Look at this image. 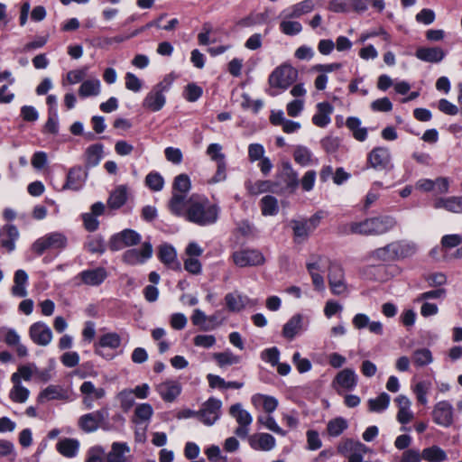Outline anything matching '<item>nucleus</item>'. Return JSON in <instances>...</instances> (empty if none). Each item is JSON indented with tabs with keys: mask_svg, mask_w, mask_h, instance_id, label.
<instances>
[{
	"mask_svg": "<svg viewBox=\"0 0 462 462\" xmlns=\"http://www.w3.org/2000/svg\"><path fill=\"white\" fill-rule=\"evenodd\" d=\"M199 44L208 46L207 51L212 56H218L231 48V44L223 41L217 31H204L198 35Z\"/></svg>",
	"mask_w": 462,
	"mask_h": 462,
	"instance_id": "423d86ee",
	"label": "nucleus"
},
{
	"mask_svg": "<svg viewBox=\"0 0 462 462\" xmlns=\"http://www.w3.org/2000/svg\"><path fill=\"white\" fill-rule=\"evenodd\" d=\"M207 154L217 164L226 162V155L222 152V146L219 143H211L207 148Z\"/></svg>",
	"mask_w": 462,
	"mask_h": 462,
	"instance_id": "0e129e2a",
	"label": "nucleus"
},
{
	"mask_svg": "<svg viewBox=\"0 0 462 462\" xmlns=\"http://www.w3.org/2000/svg\"><path fill=\"white\" fill-rule=\"evenodd\" d=\"M367 403L371 412H382L388 408L390 396L386 393H382L376 398L369 399Z\"/></svg>",
	"mask_w": 462,
	"mask_h": 462,
	"instance_id": "864d4df0",
	"label": "nucleus"
},
{
	"mask_svg": "<svg viewBox=\"0 0 462 462\" xmlns=\"http://www.w3.org/2000/svg\"><path fill=\"white\" fill-rule=\"evenodd\" d=\"M393 245L397 261L413 256L418 250L417 245L410 240H396Z\"/></svg>",
	"mask_w": 462,
	"mask_h": 462,
	"instance_id": "c85d7f7f",
	"label": "nucleus"
},
{
	"mask_svg": "<svg viewBox=\"0 0 462 462\" xmlns=\"http://www.w3.org/2000/svg\"><path fill=\"white\" fill-rule=\"evenodd\" d=\"M302 316H292L283 326L282 335L288 339H292L302 328Z\"/></svg>",
	"mask_w": 462,
	"mask_h": 462,
	"instance_id": "c9c22d12",
	"label": "nucleus"
},
{
	"mask_svg": "<svg viewBox=\"0 0 462 462\" xmlns=\"http://www.w3.org/2000/svg\"><path fill=\"white\" fill-rule=\"evenodd\" d=\"M356 384L357 375L355 371L350 368H346L340 371L332 382V385L337 393H340L341 389L352 391L356 388Z\"/></svg>",
	"mask_w": 462,
	"mask_h": 462,
	"instance_id": "aec40b11",
	"label": "nucleus"
},
{
	"mask_svg": "<svg viewBox=\"0 0 462 462\" xmlns=\"http://www.w3.org/2000/svg\"><path fill=\"white\" fill-rule=\"evenodd\" d=\"M346 125L352 132L353 136L359 142H364L367 138V129L361 127V121L357 117H348Z\"/></svg>",
	"mask_w": 462,
	"mask_h": 462,
	"instance_id": "37998d69",
	"label": "nucleus"
},
{
	"mask_svg": "<svg viewBox=\"0 0 462 462\" xmlns=\"http://www.w3.org/2000/svg\"><path fill=\"white\" fill-rule=\"evenodd\" d=\"M169 89V84L164 81L156 84L146 95L143 101V106L152 111H160L166 102L164 92Z\"/></svg>",
	"mask_w": 462,
	"mask_h": 462,
	"instance_id": "9b49d317",
	"label": "nucleus"
},
{
	"mask_svg": "<svg viewBox=\"0 0 462 462\" xmlns=\"http://www.w3.org/2000/svg\"><path fill=\"white\" fill-rule=\"evenodd\" d=\"M431 352L427 348L418 349L413 353L412 361L417 366H424L432 362Z\"/></svg>",
	"mask_w": 462,
	"mask_h": 462,
	"instance_id": "680f3d73",
	"label": "nucleus"
},
{
	"mask_svg": "<svg viewBox=\"0 0 462 462\" xmlns=\"http://www.w3.org/2000/svg\"><path fill=\"white\" fill-rule=\"evenodd\" d=\"M79 390L84 395L82 402L88 409L93 408L94 401L102 399L106 394L103 388H97L90 381L84 382Z\"/></svg>",
	"mask_w": 462,
	"mask_h": 462,
	"instance_id": "4be33fe9",
	"label": "nucleus"
},
{
	"mask_svg": "<svg viewBox=\"0 0 462 462\" xmlns=\"http://www.w3.org/2000/svg\"><path fill=\"white\" fill-rule=\"evenodd\" d=\"M252 403L254 406L263 404V410L268 413L274 411L278 406V401L274 397L261 393L253 395Z\"/></svg>",
	"mask_w": 462,
	"mask_h": 462,
	"instance_id": "8fccbe9b",
	"label": "nucleus"
},
{
	"mask_svg": "<svg viewBox=\"0 0 462 462\" xmlns=\"http://www.w3.org/2000/svg\"><path fill=\"white\" fill-rule=\"evenodd\" d=\"M233 262L238 267L257 266L264 263L263 254L256 249H241L232 254Z\"/></svg>",
	"mask_w": 462,
	"mask_h": 462,
	"instance_id": "4468645a",
	"label": "nucleus"
},
{
	"mask_svg": "<svg viewBox=\"0 0 462 462\" xmlns=\"http://www.w3.org/2000/svg\"><path fill=\"white\" fill-rule=\"evenodd\" d=\"M312 153L305 146L299 145L294 149V161L301 166H307L311 162Z\"/></svg>",
	"mask_w": 462,
	"mask_h": 462,
	"instance_id": "bf43d9fd",
	"label": "nucleus"
},
{
	"mask_svg": "<svg viewBox=\"0 0 462 462\" xmlns=\"http://www.w3.org/2000/svg\"><path fill=\"white\" fill-rule=\"evenodd\" d=\"M145 184L154 191H160L164 186V180L158 172H150L145 178Z\"/></svg>",
	"mask_w": 462,
	"mask_h": 462,
	"instance_id": "338daca9",
	"label": "nucleus"
},
{
	"mask_svg": "<svg viewBox=\"0 0 462 462\" xmlns=\"http://www.w3.org/2000/svg\"><path fill=\"white\" fill-rule=\"evenodd\" d=\"M141 235L134 229L126 228L114 235L108 243L111 251H119L124 247H130L140 244Z\"/></svg>",
	"mask_w": 462,
	"mask_h": 462,
	"instance_id": "9d476101",
	"label": "nucleus"
},
{
	"mask_svg": "<svg viewBox=\"0 0 462 462\" xmlns=\"http://www.w3.org/2000/svg\"><path fill=\"white\" fill-rule=\"evenodd\" d=\"M222 402L216 398H209L203 405L202 408L196 412V416L205 425H213L220 417Z\"/></svg>",
	"mask_w": 462,
	"mask_h": 462,
	"instance_id": "ddd939ff",
	"label": "nucleus"
},
{
	"mask_svg": "<svg viewBox=\"0 0 462 462\" xmlns=\"http://www.w3.org/2000/svg\"><path fill=\"white\" fill-rule=\"evenodd\" d=\"M281 176L288 188L295 189L299 185L298 174L289 162H282Z\"/></svg>",
	"mask_w": 462,
	"mask_h": 462,
	"instance_id": "09e8293b",
	"label": "nucleus"
},
{
	"mask_svg": "<svg viewBox=\"0 0 462 462\" xmlns=\"http://www.w3.org/2000/svg\"><path fill=\"white\" fill-rule=\"evenodd\" d=\"M67 395L64 390L59 385H49L44 390H42L38 397V402H44L47 401L52 400H63L66 399Z\"/></svg>",
	"mask_w": 462,
	"mask_h": 462,
	"instance_id": "f704fd0d",
	"label": "nucleus"
},
{
	"mask_svg": "<svg viewBox=\"0 0 462 462\" xmlns=\"http://www.w3.org/2000/svg\"><path fill=\"white\" fill-rule=\"evenodd\" d=\"M107 418V409H100L98 411L82 415L79 419V426L83 431L87 433L94 432L99 428L107 430L109 429L108 423L106 421Z\"/></svg>",
	"mask_w": 462,
	"mask_h": 462,
	"instance_id": "0eeeda50",
	"label": "nucleus"
},
{
	"mask_svg": "<svg viewBox=\"0 0 462 462\" xmlns=\"http://www.w3.org/2000/svg\"><path fill=\"white\" fill-rule=\"evenodd\" d=\"M433 421L442 427L448 428L454 421V408L448 401H440L434 405L432 411Z\"/></svg>",
	"mask_w": 462,
	"mask_h": 462,
	"instance_id": "f3484780",
	"label": "nucleus"
},
{
	"mask_svg": "<svg viewBox=\"0 0 462 462\" xmlns=\"http://www.w3.org/2000/svg\"><path fill=\"white\" fill-rule=\"evenodd\" d=\"M321 218V215L316 213L309 218L291 219L290 221V226L292 230L293 242L295 244L305 243L319 226Z\"/></svg>",
	"mask_w": 462,
	"mask_h": 462,
	"instance_id": "20e7f679",
	"label": "nucleus"
},
{
	"mask_svg": "<svg viewBox=\"0 0 462 462\" xmlns=\"http://www.w3.org/2000/svg\"><path fill=\"white\" fill-rule=\"evenodd\" d=\"M248 442L252 448L262 451H270L276 445L274 437L268 433L253 434L248 437Z\"/></svg>",
	"mask_w": 462,
	"mask_h": 462,
	"instance_id": "b1692460",
	"label": "nucleus"
},
{
	"mask_svg": "<svg viewBox=\"0 0 462 462\" xmlns=\"http://www.w3.org/2000/svg\"><path fill=\"white\" fill-rule=\"evenodd\" d=\"M306 267L311 276L315 289L318 291H323L325 289V283L323 276L318 273L320 269L319 262L308 263Z\"/></svg>",
	"mask_w": 462,
	"mask_h": 462,
	"instance_id": "4d7b16f0",
	"label": "nucleus"
},
{
	"mask_svg": "<svg viewBox=\"0 0 462 462\" xmlns=\"http://www.w3.org/2000/svg\"><path fill=\"white\" fill-rule=\"evenodd\" d=\"M127 199V189L125 186L117 187L110 195L107 204L113 209L121 208Z\"/></svg>",
	"mask_w": 462,
	"mask_h": 462,
	"instance_id": "3c124183",
	"label": "nucleus"
},
{
	"mask_svg": "<svg viewBox=\"0 0 462 462\" xmlns=\"http://www.w3.org/2000/svg\"><path fill=\"white\" fill-rule=\"evenodd\" d=\"M260 208L263 216H275L279 212L278 199L271 195L263 196L260 200Z\"/></svg>",
	"mask_w": 462,
	"mask_h": 462,
	"instance_id": "79ce46f5",
	"label": "nucleus"
},
{
	"mask_svg": "<svg viewBox=\"0 0 462 462\" xmlns=\"http://www.w3.org/2000/svg\"><path fill=\"white\" fill-rule=\"evenodd\" d=\"M213 358L221 368L240 363V356L233 354L229 350L215 353Z\"/></svg>",
	"mask_w": 462,
	"mask_h": 462,
	"instance_id": "603ef678",
	"label": "nucleus"
},
{
	"mask_svg": "<svg viewBox=\"0 0 462 462\" xmlns=\"http://www.w3.org/2000/svg\"><path fill=\"white\" fill-rule=\"evenodd\" d=\"M79 448V440L69 438L60 439L56 445L59 453L66 457H74L78 454Z\"/></svg>",
	"mask_w": 462,
	"mask_h": 462,
	"instance_id": "72a5a7b5",
	"label": "nucleus"
},
{
	"mask_svg": "<svg viewBox=\"0 0 462 462\" xmlns=\"http://www.w3.org/2000/svg\"><path fill=\"white\" fill-rule=\"evenodd\" d=\"M86 179L87 172L81 166H75L69 171L63 189L79 190L83 187Z\"/></svg>",
	"mask_w": 462,
	"mask_h": 462,
	"instance_id": "393cba45",
	"label": "nucleus"
},
{
	"mask_svg": "<svg viewBox=\"0 0 462 462\" xmlns=\"http://www.w3.org/2000/svg\"><path fill=\"white\" fill-rule=\"evenodd\" d=\"M14 384L13 388L10 390L9 398L16 403H23L25 402L30 395V391L22 385V383H18V379L14 377V381H11Z\"/></svg>",
	"mask_w": 462,
	"mask_h": 462,
	"instance_id": "a19ab883",
	"label": "nucleus"
},
{
	"mask_svg": "<svg viewBox=\"0 0 462 462\" xmlns=\"http://www.w3.org/2000/svg\"><path fill=\"white\" fill-rule=\"evenodd\" d=\"M157 391L165 402H173L180 393L181 386L178 382L167 381L157 386Z\"/></svg>",
	"mask_w": 462,
	"mask_h": 462,
	"instance_id": "c756f323",
	"label": "nucleus"
},
{
	"mask_svg": "<svg viewBox=\"0 0 462 462\" xmlns=\"http://www.w3.org/2000/svg\"><path fill=\"white\" fill-rule=\"evenodd\" d=\"M202 88L195 83H189L185 88L184 97L189 102H195L202 96Z\"/></svg>",
	"mask_w": 462,
	"mask_h": 462,
	"instance_id": "774afa93",
	"label": "nucleus"
},
{
	"mask_svg": "<svg viewBox=\"0 0 462 462\" xmlns=\"http://www.w3.org/2000/svg\"><path fill=\"white\" fill-rule=\"evenodd\" d=\"M347 427V420L342 417H337L328 422L327 431L329 436L337 437L342 434Z\"/></svg>",
	"mask_w": 462,
	"mask_h": 462,
	"instance_id": "5fc2aeb1",
	"label": "nucleus"
},
{
	"mask_svg": "<svg viewBox=\"0 0 462 462\" xmlns=\"http://www.w3.org/2000/svg\"><path fill=\"white\" fill-rule=\"evenodd\" d=\"M298 78V70L290 64H282L269 76V85L272 88L287 89Z\"/></svg>",
	"mask_w": 462,
	"mask_h": 462,
	"instance_id": "39448f33",
	"label": "nucleus"
},
{
	"mask_svg": "<svg viewBox=\"0 0 462 462\" xmlns=\"http://www.w3.org/2000/svg\"><path fill=\"white\" fill-rule=\"evenodd\" d=\"M229 414L238 423L235 434L241 439L247 438L250 431L249 427L253 422L252 415L243 408L241 403L233 404L229 409Z\"/></svg>",
	"mask_w": 462,
	"mask_h": 462,
	"instance_id": "1a4fd4ad",
	"label": "nucleus"
},
{
	"mask_svg": "<svg viewBox=\"0 0 462 462\" xmlns=\"http://www.w3.org/2000/svg\"><path fill=\"white\" fill-rule=\"evenodd\" d=\"M168 208L172 215L182 217L199 226L214 225L220 213L218 205L198 194H192L185 204L180 197L175 196L172 200H169Z\"/></svg>",
	"mask_w": 462,
	"mask_h": 462,
	"instance_id": "f257e3e1",
	"label": "nucleus"
},
{
	"mask_svg": "<svg viewBox=\"0 0 462 462\" xmlns=\"http://www.w3.org/2000/svg\"><path fill=\"white\" fill-rule=\"evenodd\" d=\"M330 290L335 295H341L347 291V285L345 282L344 270L340 264L330 263L328 273Z\"/></svg>",
	"mask_w": 462,
	"mask_h": 462,
	"instance_id": "2eb2a0df",
	"label": "nucleus"
},
{
	"mask_svg": "<svg viewBox=\"0 0 462 462\" xmlns=\"http://www.w3.org/2000/svg\"><path fill=\"white\" fill-rule=\"evenodd\" d=\"M208 384L211 388H218V389H228L235 388L240 389L244 386V383L231 381L226 382L225 379L220 377L219 375H215L212 374H208L207 376Z\"/></svg>",
	"mask_w": 462,
	"mask_h": 462,
	"instance_id": "49530a36",
	"label": "nucleus"
},
{
	"mask_svg": "<svg viewBox=\"0 0 462 462\" xmlns=\"http://www.w3.org/2000/svg\"><path fill=\"white\" fill-rule=\"evenodd\" d=\"M323 0H303L284 9L280 16L282 19L281 29H301V24L296 21H291L293 18H299L301 15L311 12L315 6L321 4Z\"/></svg>",
	"mask_w": 462,
	"mask_h": 462,
	"instance_id": "7ed1b4c3",
	"label": "nucleus"
},
{
	"mask_svg": "<svg viewBox=\"0 0 462 462\" xmlns=\"http://www.w3.org/2000/svg\"><path fill=\"white\" fill-rule=\"evenodd\" d=\"M103 154V145L100 143H96L93 145H90L87 148L85 155H86V166L95 167L97 166Z\"/></svg>",
	"mask_w": 462,
	"mask_h": 462,
	"instance_id": "a18cd8bd",
	"label": "nucleus"
},
{
	"mask_svg": "<svg viewBox=\"0 0 462 462\" xmlns=\"http://www.w3.org/2000/svg\"><path fill=\"white\" fill-rule=\"evenodd\" d=\"M333 106L328 102H320L317 105V112L312 117V123L319 127H325L330 123V115Z\"/></svg>",
	"mask_w": 462,
	"mask_h": 462,
	"instance_id": "7c9ffc66",
	"label": "nucleus"
},
{
	"mask_svg": "<svg viewBox=\"0 0 462 462\" xmlns=\"http://www.w3.org/2000/svg\"><path fill=\"white\" fill-rule=\"evenodd\" d=\"M29 336L34 344L42 346H48L52 340L51 328L42 321L35 322L30 326Z\"/></svg>",
	"mask_w": 462,
	"mask_h": 462,
	"instance_id": "6ab92c4d",
	"label": "nucleus"
},
{
	"mask_svg": "<svg viewBox=\"0 0 462 462\" xmlns=\"http://www.w3.org/2000/svg\"><path fill=\"white\" fill-rule=\"evenodd\" d=\"M67 245L66 236L58 232L49 233L32 244V251L42 255L47 250L63 249Z\"/></svg>",
	"mask_w": 462,
	"mask_h": 462,
	"instance_id": "6e6552de",
	"label": "nucleus"
},
{
	"mask_svg": "<svg viewBox=\"0 0 462 462\" xmlns=\"http://www.w3.org/2000/svg\"><path fill=\"white\" fill-rule=\"evenodd\" d=\"M433 207L436 209L444 208L455 214H461L462 197L452 196L448 198H437L433 202Z\"/></svg>",
	"mask_w": 462,
	"mask_h": 462,
	"instance_id": "cd10ccee",
	"label": "nucleus"
},
{
	"mask_svg": "<svg viewBox=\"0 0 462 462\" xmlns=\"http://www.w3.org/2000/svg\"><path fill=\"white\" fill-rule=\"evenodd\" d=\"M153 414L152 407L149 403L139 404L134 410L133 422L138 424L148 421Z\"/></svg>",
	"mask_w": 462,
	"mask_h": 462,
	"instance_id": "6e6d98bb",
	"label": "nucleus"
},
{
	"mask_svg": "<svg viewBox=\"0 0 462 462\" xmlns=\"http://www.w3.org/2000/svg\"><path fill=\"white\" fill-rule=\"evenodd\" d=\"M35 365L27 364L22 365L17 368V371L11 376V381H14V377L18 379V383H22V380L26 382L30 381L34 376Z\"/></svg>",
	"mask_w": 462,
	"mask_h": 462,
	"instance_id": "13d9d810",
	"label": "nucleus"
},
{
	"mask_svg": "<svg viewBox=\"0 0 462 462\" xmlns=\"http://www.w3.org/2000/svg\"><path fill=\"white\" fill-rule=\"evenodd\" d=\"M179 20L176 18L168 19L166 14L161 15L147 24L148 27H155L157 29H173L179 25Z\"/></svg>",
	"mask_w": 462,
	"mask_h": 462,
	"instance_id": "052dcab7",
	"label": "nucleus"
},
{
	"mask_svg": "<svg viewBox=\"0 0 462 462\" xmlns=\"http://www.w3.org/2000/svg\"><path fill=\"white\" fill-rule=\"evenodd\" d=\"M106 277L107 272L103 267L85 270L77 276V278H80L82 283L88 286H98Z\"/></svg>",
	"mask_w": 462,
	"mask_h": 462,
	"instance_id": "5701e85b",
	"label": "nucleus"
},
{
	"mask_svg": "<svg viewBox=\"0 0 462 462\" xmlns=\"http://www.w3.org/2000/svg\"><path fill=\"white\" fill-rule=\"evenodd\" d=\"M14 83L12 73L8 70L0 72V103L9 104L14 98V94L9 88Z\"/></svg>",
	"mask_w": 462,
	"mask_h": 462,
	"instance_id": "a878e982",
	"label": "nucleus"
},
{
	"mask_svg": "<svg viewBox=\"0 0 462 462\" xmlns=\"http://www.w3.org/2000/svg\"><path fill=\"white\" fill-rule=\"evenodd\" d=\"M416 57L423 61L437 63L443 60L445 53L439 47L433 48H419L415 53Z\"/></svg>",
	"mask_w": 462,
	"mask_h": 462,
	"instance_id": "473e14b6",
	"label": "nucleus"
},
{
	"mask_svg": "<svg viewBox=\"0 0 462 462\" xmlns=\"http://www.w3.org/2000/svg\"><path fill=\"white\" fill-rule=\"evenodd\" d=\"M191 188L189 177L187 174H180L175 177L172 184V193L170 200H172L175 196L182 199L183 204L188 200L187 194Z\"/></svg>",
	"mask_w": 462,
	"mask_h": 462,
	"instance_id": "bb28decb",
	"label": "nucleus"
},
{
	"mask_svg": "<svg viewBox=\"0 0 462 462\" xmlns=\"http://www.w3.org/2000/svg\"><path fill=\"white\" fill-rule=\"evenodd\" d=\"M391 152L386 147H374L367 155V164L376 171L391 168Z\"/></svg>",
	"mask_w": 462,
	"mask_h": 462,
	"instance_id": "dca6fc26",
	"label": "nucleus"
},
{
	"mask_svg": "<svg viewBox=\"0 0 462 462\" xmlns=\"http://www.w3.org/2000/svg\"><path fill=\"white\" fill-rule=\"evenodd\" d=\"M337 450L347 457L348 462H361L364 455L370 451L369 448L362 442L350 439L342 441L338 445Z\"/></svg>",
	"mask_w": 462,
	"mask_h": 462,
	"instance_id": "f8f14e48",
	"label": "nucleus"
},
{
	"mask_svg": "<svg viewBox=\"0 0 462 462\" xmlns=\"http://www.w3.org/2000/svg\"><path fill=\"white\" fill-rule=\"evenodd\" d=\"M152 255V246L151 243L144 242L141 248L126 250L123 256V262L129 265L143 264Z\"/></svg>",
	"mask_w": 462,
	"mask_h": 462,
	"instance_id": "a211bd4d",
	"label": "nucleus"
},
{
	"mask_svg": "<svg viewBox=\"0 0 462 462\" xmlns=\"http://www.w3.org/2000/svg\"><path fill=\"white\" fill-rule=\"evenodd\" d=\"M225 302L227 309L232 312H239L245 307H254L256 300H252L238 292H230L225 296Z\"/></svg>",
	"mask_w": 462,
	"mask_h": 462,
	"instance_id": "412c9836",
	"label": "nucleus"
},
{
	"mask_svg": "<svg viewBox=\"0 0 462 462\" xmlns=\"http://www.w3.org/2000/svg\"><path fill=\"white\" fill-rule=\"evenodd\" d=\"M420 453L422 459L428 462H443L448 459L445 450L436 445L422 449Z\"/></svg>",
	"mask_w": 462,
	"mask_h": 462,
	"instance_id": "58836bf2",
	"label": "nucleus"
},
{
	"mask_svg": "<svg viewBox=\"0 0 462 462\" xmlns=\"http://www.w3.org/2000/svg\"><path fill=\"white\" fill-rule=\"evenodd\" d=\"M99 93L100 81L97 79L83 81L79 88V95L83 98L97 96Z\"/></svg>",
	"mask_w": 462,
	"mask_h": 462,
	"instance_id": "de8ad7c7",
	"label": "nucleus"
},
{
	"mask_svg": "<svg viewBox=\"0 0 462 462\" xmlns=\"http://www.w3.org/2000/svg\"><path fill=\"white\" fill-rule=\"evenodd\" d=\"M129 451L130 448L126 443L114 442L107 454L106 462H125V454Z\"/></svg>",
	"mask_w": 462,
	"mask_h": 462,
	"instance_id": "ea45409f",
	"label": "nucleus"
},
{
	"mask_svg": "<svg viewBox=\"0 0 462 462\" xmlns=\"http://www.w3.org/2000/svg\"><path fill=\"white\" fill-rule=\"evenodd\" d=\"M14 285L12 287V294L16 297H25L27 295L26 284L28 275L23 270H17L14 278Z\"/></svg>",
	"mask_w": 462,
	"mask_h": 462,
	"instance_id": "4c0bfd02",
	"label": "nucleus"
},
{
	"mask_svg": "<svg viewBox=\"0 0 462 462\" xmlns=\"http://www.w3.org/2000/svg\"><path fill=\"white\" fill-rule=\"evenodd\" d=\"M158 257L162 263L171 269H180V263L177 261V254L173 246L164 244L160 246Z\"/></svg>",
	"mask_w": 462,
	"mask_h": 462,
	"instance_id": "2f4dec72",
	"label": "nucleus"
},
{
	"mask_svg": "<svg viewBox=\"0 0 462 462\" xmlns=\"http://www.w3.org/2000/svg\"><path fill=\"white\" fill-rule=\"evenodd\" d=\"M99 345L116 349L121 345V337L117 333H106L100 337Z\"/></svg>",
	"mask_w": 462,
	"mask_h": 462,
	"instance_id": "69168bd1",
	"label": "nucleus"
},
{
	"mask_svg": "<svg viewBox=\"0 0 462 462\" xmlns=\"http://www.w3.org/2000/svg\"><path fill=\"white\" fill-rule=\"evenodd\" d=\"M268 19V11H264L263 13H252L248 16L239 20L236 25L240 27L261 26L265 24Z\"/></svg>",
	"mask_w": 462,
	"mask_h": 462,
	"instance_id": "e433bc0d",
	"label": "nucleus"
},
{
	"mask_svg": "<svg viewBox=\"0 0 462 462\" xmlns=\"http://www.w3.org/2000/svg\"><path fill=\"white\" fill-rule=\"evenodd\" d=\"M371 257L377 261L393 262L397 261L393 242L371 252Z\"/></svg>",
	"mask_w": 462,
	"mask_h": 462,
	"instance_id": "c03bdc74",
	"label": "nucleus"
},
{
	"mask_svg": "<svg viewBox=\"0 0 462 462\" xmlns=\"http://www.w3.org/2000/svg\"><path fill=\"white\" fill-rule=\"evenodd\" d=\"M245 188L251 195H259L271 189V182L268 180L248 181Z\"/></svg>",
	"mask_w": 462,
	"mask_h": 462,
	"instance_id": "e2e57ef3",
	"label": "nucleus"
},
{
	"mask_svg": "<svg viewBox=\"0 0 462 462\" xmlns=\"http://www.w3.org/2000/svg\"><path fill=\"white\" fill-rule=\"evenodd\" d=\"M397 226V220L390 215H379L367 217L360 222H351L343 226L342 233L356 234L365 236H376L392 231Z\"/></svg>",
	"mask_w": 462,
	"mask_h": 462,
	"instance_id": "f03ea898",
	"label": "nucleus"
}]
</instances>
